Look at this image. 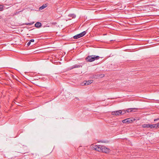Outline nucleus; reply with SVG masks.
Here are the masks:
<instances>
[{"mask_svg": "<svg viewBox=\"0 0 159 159\" xmlns=\"http://www.w3.org/2000/svg\"><path fill=\"white\" fill-rule=\"evenodd\" d=\"M104 76V75L102 74L95 75L92 76V78L95 79H98L100 78H102Z\"/></svg>", "mask_w": 159, "mask_h": 159, "instance_id": "6", "label": "nucleus"}, {"mask_svg": "<svg viewBox=\"0 0 159 159\" xmlns=\"http://www.w3.org/2000/svg\"><path fill=\"white\" fill-rule=\"evenodd\" d=\"M158 120H159V118H158L157 119H154V121H157Z\"/></svg>", "mask_w": 159, "mask_h": 159, "instance_id": "20", "label": "nucleus"}, {"mask_svg": "<svg viewBox=\"0 0 159 159\" xmlns=\"http://www.w3.org/2000/svg\"><path fill=\"white\" fill-rule=\"evenodd\" d=\"M33 23H34L33 22V23H26L25 24L27 25H32Z\"/></svg>", "mask_w": 159, "mask_h": 159, "instance_id": "17", "label": "nucleus"}, {"mask_svg": "<svg viewBox=\"0 0 159 159\" xmlns=\"http://www.w3.org/2000/svg\"><path fill=\"white\" fill-rule=\"evenodd\" d=\"M43 39L42 38L41 36H40V39Z\"/></svg>", "mask_w": 159, "mask_h": 159, "instance_id": "23", "label": "nucleus"}, {"mask_svg": "<svg viewBox=\"0 0 159 159\" xmlns=\"http://www.w3.org/2000/svg\"><path fill=\"white\" fill-rule=\"evenodd\" d=\"M132 121V120L130 118H127L125 119L124 120H122V122L123 123H131Z\"/></svg>", "mask_w": 159, "mask_h": 159, "instance_id": "7", "label": "nucleus"}, {"mask_svg": "<svg viewBox=\"0 0 159 159\" xmlns=\"http://www.w3.org/2000/svg\"><path fill=\"white\" fill-rule=\"evenodd\" d=\"M1 16H0V19H1Z\"/></svg>", "mask_w": 159, "mask_h": 159, "instance_id": "25", "label": "nucleus"}, {"mask_svg": "<svg viewBox=\"0 0 159 159\" xmlns=\"http://www.w3.org/2000/svg\"><path fill=\"white\" fill-rule=\"evenodd\" d=\"M100 58V57L98 56L90 55L86 58L85 60L87 62H92L96 60L99 59Z\"/></svg>", "mask_w": 159, "mask_h": 159, "instance_id": "1", "label": "nucleus"}, {"mask_svg": "<svg viewBox=\"0 0 159 159\" xmlns=\"http://www.w3.org/2000/svg\"><path fill=\"white\" fill-rule=\"evenodd\" d=\"M156 128H159V123L156 124Z\"/></svg>", "mask_w": 159, "mask_h": 159, "instance_id": "18", "label": "nucleus"}, {"mask_svg": "<svg viewBox=\"0 0 159 159\" xmlns=\"http://www.w3.org/2000/svg\"><path fill=\"white\" fill-rule=\"evenodd\" d=\"M149 128H150L151 129H152V128H156V124H150Z\"/></svg>", "mask_w": 159, "mask_h": 159, "instance_id": "13", "label": "nucleus"}, {"mask_svg": "<svg viewBox=\"0 0 159 159\" xmlns=\"http://www.w3.org/2000/svg\"><path fill=\"white\" fill-rule=\"evenodd\" d=\"M150 126V124H144L142 125V127L144 128H149Z\"/></svg>", "mask_w": 159, "mask_h": 159, "instance_id": "9", "label": "nucleus"}, {"mask_svg": "<svg viewBox=\"0 0 159 159\" xmlns=\"http://www.w3.org/2000/svg\"><path fill=\"white\" fill-rule=\"evenodd\" d=\"M80 66L81 67V66L78 65V64H75L72 66V69H73L75 68H78L80 67Z\"/></svg>", "mask_w": 159, "mask_h": 159, "instance_id": "11", "label": "nucleus"}, {"mask_svg": "<svg viewBox=\"0 0 159 159\" xmlns=\"http://www.w3.org/2000/svg\"><path fill=\"white\" fill-rule=\"evenodd\" d=\"M40 27H41V26H42V25H41V23H40Z\"/></svg>", "mask_w": 159, "mask_h": 159, "instance_id": "24", "label": "nucleus"}, {"mask_svg": "<svg viewBox=\"0 0 159 159\" xmlns=\"http://www.w3.org/2000/svg\"><path fill=\"white\" fill-rule=\"evenodd\" d=\"M69 19H71V18H69Z\"/></svg>", "mask_w": 159, "mask_h": 159, "instance_id": "26", "label": "nucleus"}, {"mask_svg": "<svg viewBox=\"0 0 159 159\" xmlns=\"http://www.w3.org/2000/svg\"><path fill=\"white\" fill-rule=\"evenodd\" d=\"M86 33L85 31H83V32L80 33V34H78L74 36L73 37V38L75 39H79L80 37L83 36Z\"/></svg>", "mask_w": 159, "mask_h": 159, "instance_id": "4", "label": "nucleus"}, {"mask_svg": "<svg viewBox=\"0 0 159 159\" xmlns=\"http://www.w3.org/2000/svg\"><path fill=\"white\" fill-rule=\"evenodd\" d=\"M93 82V80H88L86 81H84V84L86 85H89L91 83H92Z\"/></svg>", "mask_w": 159, "mask_h": 159, "instance_id": "8", "label": "nucleus"}, {"mask_svg": "<svg viewBox=\"0 0 159 159\" xmlns=\"http://www.w3.org/2000/svg\"><path fill=\"white\" fill-rule=\"evenodd\" d=\"M3 6L2 5H0V11H2L3 10Z\"/></svg>", "mask_w": 159, "mask_h": 159, "instance_id": "16", "label": "nucleus"}, {"mask_svg": "<svg viewBox=\"0 0 159 159\" xmlns=\"http://www.w3.org/2000/svg\"><path fill=\"white\" fill-rule=\"evenodd\" d=\"M102 146L99 145H93L92 146V148L93 149L96 150L98 152H101L102 150Z\"/></svg>", "mask_w": 159, "mask_h": 159, "instance_id": "3", "label": "nucleus"}, {"mask_svg": "<svg viewBox=\"0 0 159 159\" xmlns=\"http://www.w3.org/2000/svg\"><path fill=\"white\" fill-rule=\"evenodd\" d=\"M35 26L36 27L39 28L40 27V22H37L35 24Z\"/></svg>", "mask_w": 159, "mask_h": 159, "instance_id": "15", "label": "nucleus"}, {"mask_svg": "<svg viewBox=\"0 0 159 159\" xmlns=\"http://www.w3.org/2000/svg\"><path fill=\"white\" fill-rule=\"evenodd\" d=\"M68 16L72 18H74L76 17V15L74 14H70L68 15Z\"/></svg>", "mask_w": 159, "mask_h": 159, "instance_id": "10", "label": "nucleus"}, {"mask_svg": "<svg viewBox=\"0 0 159 159\" xmlns=\"http://www.w3.org/2000/svg\"><path fill=\"white\" fill-rule=\"evenodd\" d=\"M30 43H31V42L29 41L27 43V45L28 46H29L30 44Z\"/></svg>", "mask_w": 159, "mask_h": 159, "instance_id": "19", "label": "nucleus"}, {"mask_svg": "<svg viewBox=\"0 0 159 159\" xmlns=\"http://www.w3.org/2000/svg\"><path fill=\"white\" fill-rule=\"evenodd\" d=\"M76 98L77 100H79V98Z\"/></svg>", "mask_w": 159, "mask_h": 159, "instance_id": "22", "label": "nucleus"}, {"mask_svg": "<svg viewBox=\"0 0 159 159\" xmlns=\"http://www.w3.org/2000/svg\"><path fill=\"white\" fill-rule=\"evenodd\" d=\"M101 149V152L106 153H108L110 151V150L109 148H107L104 146H102Z\"/></svg>", "mask_w": 159, "mask_h": 159, "instance_id": "5", "label": "nucleus"}, {"mask_svg": "<svg viewBox=\"0 0 159 159\" xmlns=\"http://www.w3.org/2000/svg\"><path fill=\"white\" fill-rule=\"evenodd\" d=\"M47 7V4H43L42 6H40V10H42Z\"/></svg>", "mask_w": 159, "mask_h": 159, "instance_id": "14", "label": "nucleus"}, {"mask_svg": "<svg viewBox=\"0 0 159 159\" xmlns=\"http://www.w3.org/2000/svg\"><path fill=\"white\" fill-rule=\"evenodd\" d=\"M31 43V42H34V40L33 39H31L30 41Z\"/></svg>", "mask_w": 159, "mask_h": 159, "instance_id": "21", "label": "nucleus"}, {"mask_svg": "<svg viewBox=\"0 0 159 159\" xmlns=\"http://www.w3.org/2000/svg\"><path fill=\"white\" fill-rule=\"evenodd\" d=\"M126 113V111L125 110H121L113 111L111 113V114L113 115L119 116L125 113Z\"/></svg>", "mask_w": 159, "mask_h": 159, "instance_id": "2", "label": "nucleus"}, {"mask_svg": "<svg viewBox=\"0 0 159 159\" xmlns=\"http://www.w3.org/2000/svg\"><path fill=\"white\" fill-rule=\"evenodd\" d=\"M134 108H130L127 109L126 111H125L126 112L127 111V112H133V110L134 109Z\"/></svg>", "mask_w": 159, "mask_h": 159, "instance_id": "12", "label": "nucleus"}]
</instances>
